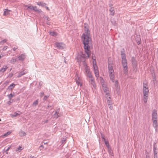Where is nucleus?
<instances>
[{
	"instance_id": "nucleus-1",
	"label": "nucleus",
	"mask_w": 158,
	"mask_h": 158,
	"mask_svg": "<svg viewBox=\"0 0 158 158\" xmlns=\"http://www.w3.org/2000/svg\"><path fill=\"white\" fill-rule=\"evenodd\" d=\"M81 38L84 44V53L82 52L81 55H78L76 58L79 63L81 61L85 62V59L89 58L91 55L90 45L91 44V39L89 36L85 35L82 34Z\"/></svg>"
},
{
	"instance_id": "nucleus-2",
	"label": "nucleus",
	"mask_w": 158,
	"mask_h": 158,
	"mask_svg": "<svg viewBox=\"0 0 158 158\" xmlns=\"http://www.w3.org/2000/svg\"><path fill=\"white\" fill-rule=\"evenodd\" d=\"M92 59L94 60L95 61V62L94 63V61H93L94 72L96 77L98 78L99 76V74L98 73V68L97 65L96 64V61L95 60L96 59L95 58H94L93 56Z\"/></svg>"
},
{
	"instance_id": "nucleus-3",
	"label": "nucleus",
	"mask_w": 158,
	"mask_h": 158,
	"mask_svg": "<svg viewBox=\"0 0 158 158\" xmlns=\"http://www.w3.org/2000/svg\"><path fill=\"white\" fill-rule=\"evenodd\" d=\"M121 56L122 58V63L123 66H127V60L126 59L125 53L122 51H121Z\"/></svg>"
},
{
	"instance_id": "nucleus-4",
	"label": "nucleus",
	"mask_w": 158,
	"mask_h": 158,
	"mask_svg": "<svg viewBox=\"0 0 158 158\" xmlns=\"http://www.w3.org/2000/svg\"><path fill=\"white\" fill-rule=\"evenodd\" d=\"M131 60L132 65L133 69L136 72L137 70L136 68L137 66V62L134 57H131Z\"/></svg>"
},
{
	"instance_id": "nucleus-5",
	"label": "nucleus",
	"mask_w": 158,
	"mask_h": 158,
	"mask_svg": "<svg viewBox=\"0 0 158 158\" xmlns=\"http://www.w3.org/2000/svg\"><path fill=\"white\" fill-rule=\"evenodd\" d=\"M85 70L86 76L89 78L92 77L93 76L92 74V73L89 70V68L87 66L85 67Z\"/></svg>"
},
{
	"instance_id": "nucleus-6",
	"label": "nucleus",
	"mask_w": 158,
	"mask_h": 158,
	"mask_svg": "<svg viewBox=\"0 0 158 158\" xmlns=\"http://www.w3.org/2000/svg\"><path fill=\"white\" fill-rule=\"evenodd\" d=\"M55 45L56 47L59 49H63L64 47V44L62 43L56 42L55 43Z\"/></svg>"
},
{
	"instance_id": "nucleus-7",
	"label": "nucleus",
	"mask_w": 158,
	"mask_h": 158,
	"mask_svg": "<svg viewBox=\"0 0 158 158\" xmlns=\"http://www.w3.org/2000/svg\"><path fill=\"white\" fill-rule=\"evenodd\" d=\"M108 69L109 73H114V70L113 69V64L108 63Z\"/></svg>"
},
{
	"instance_id": "nucleus-8",
	"label": "nucleus",
	"mask_w": 158,
	"mask_h": 158,
	"mask_svg": "<svg viewBox=\"0 0 158 158\" xmlns=\"http://www.w3.org/2000/svg\"><path fill=\"white\" fill-rule=\"evenodd\" d=\"M33 7L31 4L24 5V9L28 11L33 10Z\"/></svg>"
},
{
	"instance_id": "nucleus-9",
	"label": "nucleus",
	"mask_w": 158,
	"mask_h": 158,
	"mask_svg": "<svg viewBox=\"0 0 158 158\" xmlns=\"http://www.w3.org/2000/svg\"><path fill=\"white\" fill-rule=\"evenodd\" d=\"M157 118V113L156 110L154 109L153 111V112L152 114V119L154 120V119L156 120Z\"/></svg>"
},
{
	"instance_id": "nucleus-10",
	"label": "nucleus",
	"mask_w": 158,
	"mask_h": 158,
	"mask_svg": "<svg viewBox=\"0 0 158 158\" xmlns=\"http://www.w3.org/2000/svg\"><path fill=\"white\" fill-rule=\"evenodd\" d=\"M89 78L90 79L89 81V82L91 84L92 86H93L94 88H95L96 86L94 77H90V78Z\"/></svg>"
},
{
	"instance_id": "nucleus-11",
	"label": "nucleus",
	"mask_w": 158,
	"mask_h": 158,
	"mask_svg": "<svg viewBox=\"0 0 158 158\" xmlns=\"http://www.w3.org/2000/svg\"><path fill=\"white\" fill-rule=\"evenodd\" d=\"M26 58V55L24 54H22L18 56V60H19L23 61Z\"/></svg>"
},
{
	"instance_id": "nucleus-12",
	"label": "nucleus",
	"mask_w": 158,
	"mask_h": 158,
	"mask_svg": "<svg viewBox=\"0 0 158 158\" xmlns=\"http://www.w3.org/2000/svg\"><path fill=\"white\" fill-rule=\"evenodd\" d=\"M104 91V93H105L107 95V96H109L108 98L109 99H110V97L109 95V88L107 87L105 88H104L102 89Z\"/></svg>"
},
{
	"instance_id": "nucleus-13",
	"label": "nucleus",
	"mask_w": 158,
	"mask_h": 158,
	"mask_svg": "<svg viewBox=\"0 0 158 158\" xmlns=\"http://www.w3.org/2000/svg\"><path fill=\"white\" fill-rule=\"evenodd\" d=\"M152 120L153 121V126L155 128V130H156L158 127L157 121L155 119Z\"/></svg>"
},
{
	"instance_id": "nucleus-14",
	"label": "nucleus",
	"mask_w": 158,
	"mask_h": 158,
	"mask_svg": "<svg viewBox=\"0 0 158 158\" xmlns=\"http://www.w3.org/2000/svg\"><path fill=\"white\" fill-rule=\"evenodd\" d=\"M112 6V5H110V8L109 10L110 12L111 15L113 16L114 14V7H111Z\"/></svg>"
},
{
	"instance_id": "nucleus-15",
	"label": "nucleus",
	"mask_w": 158,
	"mask_h": 158,
	"mask_svg": "<svg viewBox=\"0 0 158 158\" xmlns=\"http://www.w3.org/2000/svg\"><path fill=\"white\" fill-rule=\"evenodd\" d=\"M15 85L14 83L8 86L7 89V90H11L14 88Z\"/></svg>"
},
{
	"instance_id": "nucleus-16",
	"label": "nucleus",
	"mask_w": 158,
	"mask_h": 158,
	"mask_svg": "<svg viewBox=\"0 0 158 158\" xmlns=\"http://www.w3.org/2000/svg\"><path fill=\"white\" fill-rule=\"evenodd\" d=\"M143 96H148L149 89H143Z\"/></svg>"
},
{
	"instance_id": "nucleus-17",
	"label": "nucleus",
	"mask_w": 158,
	"mask_h": 158,
	"mask_svg": "<svg viewBox=\"0 0 158 158\" xmlns=\"http://www.w3.org/2000/svg\"><path fill=\"white\" fill-rule=\"evenodd\" d=\"M109 76L110 79L111 80L112 82H114V73H109Z\"/></svg>"
},
{
	"instance_id": "nucleus-18",
	"label": "nucleus",
	"mask_w": 158,
	"mask_h": 158,
	"mask_svg": "<svg viewBox=\"0 0 158 158\" xmlns=\"http://www.w3.org/2000/svg\"><path fill=\"white\" fill-rule=\"evenodd\" d=\"M102 139H103L106 147H107V148L110 147L108 141H106V139L104 137H102Z\"/></svg>"
},
{
	"instance_id": "nucleus-19",
	"label": "nucleus",
	"mask_w": 158,
	"mask_h": 158,
	"mask_svg": "<svg viewBox=\"0 0 158 158\" xmlns=\"http://www.w3.org/2000/svg\"><path fill=\"white\" fill-rule=\"evenodd\" d=\"M33 10L35 12L40 13L42 12V10L40 9H38L36 6L33 7Z\"/></svg>"
},
{
	"instance_id": "nucleus-20",
	"label": "nucleus",
	"mask_w": 158,
	"mask_h": 158,
	"mask_svg": "<svg viewBox=\"0 0 158 158\" xmlns=\"http://www.w3.org/2000/svg\"><path fill=\"white\" fill-rule=\"evenodd\" d=\"M16 61L17 59L16 58L13 57L10 60V62L11 64H14Z\"/></svg>"
},
{
	"instance_id": "nucleus-21",
	"label": "nucleus",
	"mask_w": 158,
	"mask_h": 158,
	"mask_svg": "<svg viewBox=\"0 0 158 158\" xmlns=\"http://www.w3.org/2000/svg\"><path fill=\"white\" fill-rule=\"evenodd\" d=\"M101 85L102 89L107 87L106 83L104 82H102Z\"/></svg>"
},
{
	"instance_id": "nucleus-22",
	"label": "nucleus",
	"mask_w": 158,
	"mask_h": 158,
	"mask_svg": "<svg viewBox=\"0 0 158 158\" xmlns=\"http://www.w3.org/2000/svg\"><path fill=\"white\" fill-rule=\"evenodd\" d=\"M75 80H76V83L77 84V85H82V84L81 83V79H80L79 77L78 78L77 80V78L76 79H75Z\"/></svg>"
},
{
	"instance_id": "nucleus-23",
	"label": "nucleus",
	"mask_w": 158,
	"mask_h": 158,
	"mask_svg": "<svg viewBox=\"0 0 158 158\" xmlns=\"http://www.w3.org/2000/svg\"><path fill=\"white\" fill-rule=\"evenodd\" d=\"M157 149L156 146H155V145H154L153 147V152H154V155H156L157 154Z\"/></svg>"
},
{
	"instance_id": "nucleus-24",
	"label": "nucleus",
	"mask_w": 158,
	"mask_h": 158,
	"mask_svg": "<svg viewBox=\"0 0 158 158\" xmlns=\"http://www.w3.org/2000/svg\"><path fill=\"white\" fill-rule=\"evenodd\" d=\"M37 5L39 6H41L43 7L45 6L46 5V3L42 2H39L37 3Z\"/></svg>"
},
{
	"instance_id": "nucleus-25",
	"label": "nucleus",
	"mask_w": 158,
	"mask_h": 158,
	"mask_svg": "<svg viewBox=\"0 0 158 158\" xmlns=\"http://www.w3.org/2000/svg\"><path fill=\"white\" fill-rule=\"evenodd\" d=\"M148 89V85L146 83H143V89Z\"/></svg>"
},
{
	"instance_id": "nucleus-26",
	"label": "nucleus",
	"mask_w": 158,
	"mask_h": 158,
	"mask_svg": "<svg viewBox=\"0 0 158 158\" xmlns=\"http://www.w3.org/2000/svg\"><path fill=\"white\" fill-rule=\"evenodd\" d=\"M123 70L124 72V73H126L128 71L127 66H123Z\"/></svg>"
},
{
	"instance_id": "nucleus-27",
	"label": "nucleus",
	"mask_w": 158,
	"mask_h": 158,
	"mask_svg": "<svg viewBox=\"0 0 158 158\" xmlns=\"http://www.w3.org/2000/svg\"><path fill=\"white\" fill-rule=\"evenodd\" d=\"M10 11V10H8V9H5V10L4 11L3 15H8L9 14V12Z\"/></svg>"
},
{
	"instance_id": "nucleus-28",
	"label": "nucleus",
	"mask_w": 158,
	"mask_h": 158,
	"mask_svg": "<svg viewBox=\"0 0 158 158\" xmlns=\"http://www.w3.org/2000/svg\"><path fill=\"white\" fill-rule=\"evenodd\" d=\"M25 73H26L24 72L23 71H21L19 74L17 76V77H20Z\"/></svg>"
},
{
	"instance_id": "nucleus-29",
	"label": "nucleus",
	"mask_w": 158,
	"mask_h": 158,
	"mask_svg": "<svg viewBox=\"0 0 158 158\" xmlns=\"http://www.w3.org/2000/svg\"><path fill=\"white\" fill-rule=\"evenodd\" d=\"M20 114L17 113L16 112L15 113L13 114H11V117L12 118L17 116L19 115Z\"/></svg>"
},
{
	"instance_id": "nucleus-30",
	"label": "nucleus",
	"mask_w": 158,
	"mask_h": 158,
	"mask_svg": "<svg viewBox=\"0 0 158 158\" xmlns=\"http://www.w3.org/2000/svg\"><path fill=\"white\" fill-rule=\"evenodd\" d=\"M50 35L53 36H55L57 35V33L54 31L50 32Z\"/></svg>"
},
{
	"instance_id": "nucleus-31",
	"label": "nucleus",
	"mask_w": 158,
	"mask_h": 158,
	"mask_svg": "<svg viewBox=\"0 0 158 158\" xmlns=\"http://www.w3.org/2000/svg\"><path fill=\"white\" fill-rule=\"evenodd\" d=\"M108 148V151L109 154L110 155H112V151L110 147H109L107 148Z\"/></svg>"
},
{
	"instance_id": "nucleus-32",
	"label": "nucleus",
	"mask_w": 158,
	"mask_h": 158,
	"mask_svg": "<svg viewBox=\"0 0 158 158\" xmlns=\"http://www.w3.org/2000/svg\"><path fill=\"white\" fill-rule=\"evenodd\" d=\"M85 32L83 34H85V35L90 36V31L88 30V31H85Z\"/></svg>"
},
{
	"instance_id": "nucleus-33",
	"label": "nucleus",
	"mask_w": 158,
	"mask_h": 158,
	"mask_svg": "<svg viewBox=\"0 0 158 158\" xmlns=\"http://www.w3.org/2000/svg\"><path fill=\"white\" fill-rule=\"evenodd\" d=\"M38 104V100H37L35 101H34L32 104V106H36Z\"/></svg>"
},
{
	"instance_id": "nucleus-34",
	"label": "nucleus",
	"mask_w": 158,
	"mask_h": 158,
	"mask_svg": "<svg viewBox=\"0 0 158 158\" xmlns=\"http://www.w3.org/2000/svg\"><path fill=\"white\" fill-rule=\"evenodd\" d=\"M7 67L5 66V68H3L1 69L0 70V72H4L7 69Z\"/></svg>"
},
{
	"instance_id": "nucleus-35",
	"label": "nucleus",
	"mask_w": 158,
	"mask_h": 158,
	"mask_svg": "<svg viewBox=\"0 0 158 158\" xmlns=\"http://www.w3.org/2000/svg\"><path fill=\"white\" fill-rule=\"evenodd\" d=\"M148 97V96H143V102L145 103H147Z\"/></svg>"
},
{
	"instance_id": "nucleus-36",
	"label": "nucleus",
	"mask_w": 158,
	"mask_h": 158,
	"mask_svg": "<svg viewBox=\"0 0 158 158\" xmlns=\"http://www.w3.org/2000/svg\"><path fill=\"white\" fill-rule=\"evenodd\" d=\"M14 96V95L12 94H10L8 95V96L10 100H11V98Z\"/></svg>"
},
{
	"instance_id": "nucleus-37",
	"label": "nucleus",
	"mask_w": 158,
	"mask_h": 158,
	"mask_svg": "<svg viewBox=\"0 0 158 158\" xmlns=\"http://www.w3.org/2000/svg\"><path fill=\"white\" fill-rule=\"evenodd\" d=\"M85 26H84L85 31H88V30H89L88 26L87 25H86L85 24Z\"/></svg>"
},
{
	"instance_id": "nucleus-38",
	"label": "nucleus",
	"mask_w": 158,
	"mask_h": 158,
	"mask_svg": "<svg viewBox=\"0 0 158 158\" xmlns=\"http://www.w3.org/2000/svg\"><path fill=\"white\" fill-rule=\"evenodd\" d=\"M7 40L4 39V40H3L1 41L0 42V44H3L4 43H6V42Z\"/></svg>"
},
{
	"instance_id": "nucleus-39",
	"label": "nucleus",
	"mask_w": 158,
	"mask_h": 158,
	"mask_svg": "<svg viewBox=\"0 0 158 158\" xmlns=\"http://www.w3.org/2000/svg\"><path fill=\"white\" fill-rule=\"evenodd\" d=\"M108 106L109 107L110 109L111 110H112L113 108V106H112V103L108 104Z\"/></svg>"
},
{
	"instance_id": "nucleus-40",
	"label": "nucleus",
	"mask_w": 158,
	"mask_h": 158,
	"mask_svg": "<svg viewBox=\"0 0 158 158\" xmlns=\"http://www.w3.org/2000/svg\"><path fill=\"white\" fill-rule=\"evenodd\" d=\"M22 148V147L21 146L19 147L16 150V151H19V152L21 150H22L23 149L21 148Z\"/></svg>"
},
{
	"instance_id": "nucleus-41",
	"label": "nucleus",
	"mask_w": 158,
	"mask_h": 158,
	"mask_svg": "<svg viewBox=\"0 0 158 158\" xmlns=\"http://www.w3.org/2000/svg\"><path fill=\"white\" fill-rule=\"evenodd\" d=\"M20 134H22V135L23 136H25L26 135V133L25 132L22 131L20 132Z\"/></svg>"
},
{
	"instance_id": "nucleus-42",
	"label": "nucleus",
	"mask_w": 158,
	"mask_h": 158,
	"mask_svg": "<svg viewBox=\"0 0 158 158\" xmlns=\"http://www.w3.org/2000/svg\"><path fill=\"white\" fill-rule=\"evenodd\" d=\"M39 148L40 150L41 151L44 148V146L43 145H41L39 147Z\"/></svg>"
},
{
	"instance_id": "nucleus-43",
	"label": "nucleus",
	"mask_w": 158,
	"mask_h": 158,
	"mask_svg": "<svg viewBox=\"0 0 158 158\" xmlns=\"http://www.w3.org/2000/svg\"><path fill=\"white\" fill-rule=\"evenodd\" d=\"M62 115V114L60 113H59V114H57V117H55V118H58L59 117L61 116Z\"/></svg>"
},
{
	"instance_id": "nucleus-44",
	"label": "nucleus",
	"mask_w": 158,
	"mask_h": 158,
	"mask_svg": "<svg viewBox=\"0 0 158 158\" xmlns=\"http://www.w3.org/2000/svg\"><path fill=\"white\" fill-rule=\"evenodd\" d=\"M66 139H64L62 140V144L64 145L65 143Z\"/></svg>"
},
{
	"instance_id": "nucleus-45",
	"label": "nucleus",
	"mask_w": 158,
	"mask_h": 158,
	"mask_svg": "<svg viewBox=\"0 0 158 158\" xmlns=\"http://www.w3.org/2000/svg\"><path fill=\"white\" fill-rule=\"evenodd\" d=\"M45 19L48 21H50V19L48 16H46L45 17Z\"/></svg>"
},
{
	"instance_id": "nucleus-46",
	"label": "nucleus",
	"mask_w": 158,
	"mask_h": 158,
	"mask_svg": "<svg viewBox=\"0 0 158 158\" xmlns=\"http://www.w3.org/2000/svg\"><path fill=\"white\" fill-rule=\"evenodd\" d=\"M107 103L108 105V104L112 103L111 102V100L109 99H108L107 100Z\"/></svg>"
},
{
	"instance_id": "nucleus-47",
	"label": "nucleus",
	"mask_w": 158,
	"mask_h": 158,
	"mask_svg": "<svg viewBox=\"0 0 158 158\" xmlns=\"http://www.w3.org/2000/svg\"><path fill=\"white\" fill-rule=\"evenodd\" d=\"M7 48H8V47H7V46H4L3 47V48L2 50L3 51H5V50H6L7 49Z\"/></svg>"
},
{
	"instance_id": "nucleus-48",
	"label": "nucleus",
	"mask_w": 158,
	"mask_h": 158,
	"mask_svg": "<svg viewBox=\"0 0 158 158\" xmlns=\"http://www.w3.org/2000/svg\"><path fill=\"white\" fill-rule=\"evenodd\" d=\"M48 97H47V96H45L44 98H43V100L44 101H45L47 100V98H48Z\"/></svg>"
},
{
	"instance_id": "nucleus-49",
	"label": "nucleus",
	"mask_w": 158,
	"mask_h": 158,
	"mask_svg": "<svg viewBox=\"0 0 158 158\" xmlns=\"http://www.w3.org/2000/svg\"><path fill=\"white\" fill-rule=\"evenodd\" d=\"M11 148V146L7 148L5 151V152H7Z\"/></svg>"
},
{
	"instance_id": "nucleus-50",
	"label": "nucleus",
	"mask_w": 158,
	"mask_h": 158,
	"mask_svg": "<svg viewBox=\"0 0 158 158\" xmlns=\"http://www.w3.org/2000/svg\"><path fill=\"white\" fill-rule=\"evenodd\" d=\"M44 92H42L40 94V96L41 97H42L44 95Z\"/></svg>"
},
{
	"instance_id": "nucleus-51",
	"label": "nucleus",
	"mask_w": 158,
	"mask_h": 158,
	"mask_svg": "<svg viewBox=\"0 0 158 158\" xmlns=\"http://www.w3.org/2000/svg\"><path fill=\"white\" fill-rule=\"evenodd\" d=\"M59 112H57L56 111H55V113L54 114V116H56V114H58Z\"/></svg>"
},
{
	"instance_id": "nucleus-52",
	"label": "nucleus",
	"mask_w": 158,
	"mask_h": 158,
	"mask_svg": "<svg viewBox=\"0 0 158 158\" xmlns=\"http://www.w3.org/2000/svg\"><path fill=\"white\" fill-rule=\"evenodd\" d=\"M60 111V109L59 108H58L57 109H56L55 111H56L57 112L59 113Z\"/></svg>"
},
{
	"instance_id": "nucleus-53",
	"label": "nucleus",
	"mask_w": 158,
	"mask_h": 158,
	"mask_svg": "<svg viewBox=\"0 0 158 158\" xmlns=\"http://www.w3.org/2000/svg\"><path fill=\"white\" fill-rule=\"evenodd\" d=\"M17 48H18L15 47L13 48V51H15L16 50Z\"/></svg>"
},
{
	"instance_id": "nucleus-54",
	"label": "nucleus",
	"mask_w": 158,
	"mask_h": 158,
	"mask_svg": "<svg viewBox=\"0 0 158 158\" xmlns=\"http://www.w3.org/2000/svg\"><path fill=\"white\" fill-rule=\"evenodd\" d=\"M136 41H138V42H140V39H139V38H138V39H136Z\"/></svg>"
},
{
	"instance_id": "nucleus-55",
	"label": "nucleus",
	"mask_w": 158,
	"mask_h": 158,
	"mask_svg": "<svg viewBox=\"0 0 158 158\" xmlns=\"http://www.w3.org/2000/svg\"><path fill=\"white\" fill-rule=\"evenodd\" d=\"M4 56V55L1 54L0 55V59L1 58V57H3V56Z\"/></svg>"
},
{
	"instance_id": "nucleus-56",
	"label": "nucleus",
	"mask_w": 158,
	"mask_h": 158,
	"mask_svg": "<svg viewBox=\"0 0 158 158\" xmlns=\"http://www.w3.org/2000/svg\"><path fill=\"white\" fill-rule=\"evenodd\" d=\"M8 81H6L5 82L4 84H5L6 85L8 84Z\"/></svg>"
},
{
	"instance_id": "nucleus-57",
	"label": "nucleus",
	"mask_w": 158,
	"mask_h": 158,
	"mask_svg": "<svg viewBox=\"0 0 158 158\" xmlns=\"http://www.w3.org/2000/svg\"><path fill=\"white\" fill-rule=\"evenodd\" d=\"M154 158H157V155H154Z\"/></svg>"
},
{
	"instance_id": "nucleus-58",
	"label": "nucleus",
	"mask_w": 158,
	"mask_h": 158,
	"mask_svg": "<svg viewBox=\"0 0 158 158\" xmlns=\"http://www.w3.org/2000/svg\"><path fill=\"white\" fill-rule=\"evenodd\" d=\"M46 23L48 25H50V22H46Z\"/></svg>"
},
{
	"instance_id": "nucleus-59",
	"label": "nucleus",
	"mask_w": 158,
	"mask_h": 158,
	"mask_svg": "<svg viewBox=\"0 0 158 158\" xmlns=\"http://www.w3.org/2000/svg\"><path fill=\"white\" fill-rule=\"evenodd\" d=\"M29 158H37L36 157H35L34 156H31Z\"/></svg>"
},
{
	"instance_id": "nucleus-60",
	"label": "nucleus",
	"mask_w": 158,
	"mask_h": 158,
	"mask_svg": "<svg viewBox=\"0 0 158 158\" xmlns=\"http://www.w3.org/2000/svg\"><path fill=\"white\" fill-rule=\"evenodd\" d=\"M9 134L8 132H7V133L5 134L4 135V136H6L7 134Z\"/></svg>"
},
{
	"instance_id": "nucleus-61",
	"label": "nucleus",
	"mask_w": 158,
	"mask_h": 158,
	"mask_svg": "<svg viewBox=\"0 0 158 158\" xmlns=\"http://www.w3.org/2000/svg\"><path fill=\"white\" fill-rule=\"evenodd\" d=\"M46 9H47V10H49V8H48V7L46 6Z\"/></svg>"
},
{
	"instance_id": "nucleus-62",
	"label": "nucleus",
	"mask_w": 158,
	"mask_h": 158,
	"mask_svg": "<svg viewBox=\"0 0 158 158\" xmlns=\"http://www.w3.org/2000/svg\"><path fill=\"white\" fill-rule=\"evenodd\" d=\"M48 120H46L45 121V123H47L48 122Z\"/></svg>"
},
{
	"instance_id": "nucleus-63",
	"label": "nucleus",
	"mask_w": 158,
	"mask_h": 158,
	"mask_svg": "<svg viewBox=\"0 0 158 158\" xmlns=\"http://www.w3.org/2000/svg\"><path fill=\"white\" fill-rule=\"evenodd\" d=\"M51 106H49V105H48V107L49 108V107H50Z\"/></svg>"
},
{
	"instance_id": "nucleus-64",
	"label": "nucleus",
	"mask_w": 158,
	"mask_h": 158,
	"mask_svg": "<svg viewBox=\"0 0 158 158\" xmlns=\"http://www.w3.org/2000/svg\"><path fill=\"white\" fill-rule=\"evenodd\" d=\"M6 152V154H8V152H7H7Z\"/></svg>"
}]
</instances>
